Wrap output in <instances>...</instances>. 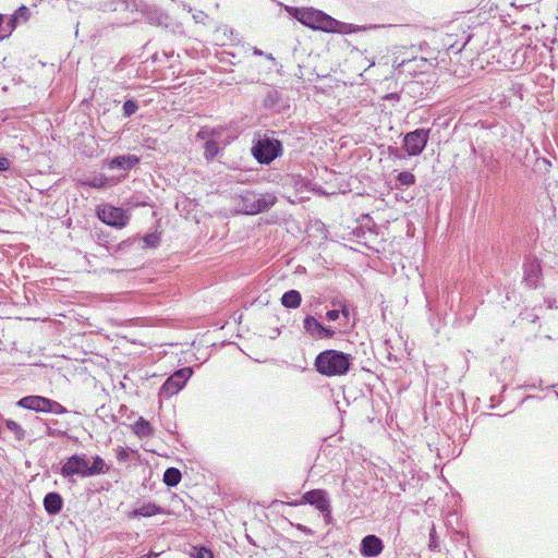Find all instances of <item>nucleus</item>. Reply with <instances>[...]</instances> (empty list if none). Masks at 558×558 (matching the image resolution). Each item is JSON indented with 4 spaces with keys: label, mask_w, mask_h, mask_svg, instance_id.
Here are the masks:
<instances>
[{
    "label": "nucleus",
    "mask_w": 558,
    "mask_h": 558,
    "mask_svg": "<svg viewBox=\"0 0 558 558\" xmlns=\"http://www.w3.org/2000/svg\"><path fill=\"white\" fill-rule=\"evenodd\" d=\"M289 12L301 24L314 31L336 34H353L364 31L362 26L340 22L314 8H292Z\"/></svg>",
    "instance_id": "nucleus-2"
},
{
    "label": "nucleus",
    "mask_w": 558,
    "mask_h": 558,
    "mask_svg": "<svg viewBox=\"0 0 558 558\" xmlns=\"http://www.w3.org/2000/svg\"><path fill=\"white\" fill-rule=\"evenodd\" d=\"M87 184L94 187H104L107 185V181L102 177H94Z\"/></svg>",
    "instance_id": "nucleus-28"
},
{
    "label": "nucleus",
    "mask_w": 558,
    "mask_h": 558,
    "mask_svg": "<svg viewBox=\"0 0 558 558\" xmlns=\"http://www.w3.org/2000/svg\"><path fill=\"white\" fill-rule=\"evenodd\" d=\"M137 104L132 99L125 100L123 104V112L126 117L134 114L137 111Z\"/></svg>",
    "instance_id": "nucleus-25"
},
{
    "label": "nucleus",
    "mask_w": 558,
    "mask_h": 558,
    "mask_svg": "<svg viewBox=\"0 0 558 558\" xmlns=\"http://www.w3.org/2000/svg\"><path fill=\"white\" fill-rule=\"evenodd\" d=\"M17 405L27 410L45 413L64 414L66 409L57 401L50 400L41 396H28L22 398Z\"/></svg>",
    "instance_id": "nucleus-5"
},
{
    "label": "nucleus",
    "mask_w": 558,
    "mask_h": 558,
    "mask_svg": "<svg viewBox=\"0 0 558 558\" xmlns=\"http://www.w3.org/2000/svg\"><path fill=\"white\" fill-rule=\"evenodd\" d=\"M339 314L340 312L339 311H336V310H331V311H328L326 316L329 320H336L339 318Z\"/></svg>",
    "instance_id": "nucleus-32"
},
{
    "label": "nucleus",
    "mask_w": 558,
    "mask_h": 558,
    "mask_svg": "<svg viewBox=\"0 0 558 558\" xmlns=\"http://www.w3.org/2000/svg\"><path fill=\"white\" fill-rule=\"evenodd\" d=\"M98 218L106 225L121 229L129 222V216L119 207L104 204L97 207Z\"/></svg>",
    "instance_id": "nucleus-7"
},
{
    "label": "nucleus",
    "mask_w": 558,
    "mask_h": 558,
    "mask_svg": "<svg viewBox=\"0 0 558 558\" xmlns=\"http://www.w3.org/2000/svg\"><path fill=\"white\" fill-rule=\"evenodd\" d=\"M350 365V355L336 350H326L319 353L315 360L316 371L328 377L347 374Z\"/></svg>",
    "instance_id": "nucleus-3"
},
{
    "label": "nucleus",
    "mask_w": 558,
    "mask_h": 558,
    "mask_svg": "<svg viewBox=\"0 0 558 558\" xmlns=\"http://www.w3.org/2000/svg\"><path fill=\"white\" fill-rule=\"evenodd\" d=\"M341 314L348 318L350 316V310L347 306H343L341 310Z\"/></svg>",
    "instance_id": "nucleus-34"
},
{
    "label": "nucleus",
    "mask_w": 558,
    "mask_h": 558,
    "mask_svg": "<svg viewBox=\"0 0 558 558\" xmlns=\"http://www.w3.org/2000/svg\"><path fill=\"white\" fill-rule=\"evenodd\" d=\"M332 336H333V331L324 327V330L319 331L317 338L323 339V338H330Z\"/></svg>",
    "instance_id": "nucleus-30"
},
{
    "label": "nucleus",
    "mask_w": 558,
    "mask_h": 558,
    "mask_svg": "<svg viewBox=\"0 0 558 558\" xmlns=\"http://www.w3.org/2000/svg\"><path fill=\"white\" fill-rule=\"evenodd\" d=\"M303 500L305 502L314 505L320 511H325L329 507L326 494L320 489H314L305 493V495L303 496Z\"/></svg>",
    "instance_id": "nucleus-12"
},
{
    "label": "nucleus",
    "mask_w": 558,
    "mask_h": 558,
    "mask_svg": "<svg viewBox=\"0 0 558 558\" xmlns=\"http://www.w3.org/2000/svg\"><path fill=\"white\" fill-rule=\"evenodd\" d=\"M62 498L57 493H49L44 499V506L48 513L57 514L62 509Z\"/></svg>",
    "instance_id": "nucleus-15"
},
{
    "label": "nucleus",
    "mask_w": 558,
    "mask_h": 558,
    "mask_svg": "<svg viewBox=\"0 0 558 558\" xmlns=\"http://www.w3.org/2000/svg\"><path fill=\"white\" fill-rule=\"evenodd\" d=\"M193 371L191 367H184L177 371L171 375L160 388L159 395L161 397H171L178 393L192 376Z\"/></svg>",
    "instance_id": "nucleus-9"
},
{
    "label": "nucleus",
    "mask_w": 558,
    "mask_h": 558,
    "mask_svg": "<svg viewBox=\"0 0 558 558\" xmlns=\"http://www.w3.org/2000/svg\"><path fill=\"white\" fill-rule=\"evenodd\" d=\"M3 22H4V15L0 14V26L3 24Z\"/></svg>",
    "instance_id": "nucleus-37"
},
{
    "label": "nucleus",
    "mask_w": 558,
    "mask_h": 558,
    "mask_svg": "<svg viewBox=\"0 0 558 558\" xmlns=\"http://www.w3.org/2000/svg\"><path fill=\"white\" fill-rule=\"evenodd\" d=\"M281 150V144L278 140L262 138L256 142L252 148L253 156L260 163H269Z\"/></svg>",
    "instance_id": "nucleus-6"
},
{
    "label": "nucleus",
    "mask_w": 558,
    "mask_h": 558,
    "mask_svg": "<svg viewBox=\"0 0 558 558\" xmlns=\"http://www.w3.org/2000/svg\"><path fill=\"white\" fill-rule=\"evenodd\" d=\"M429 138V130L416 129L415 131L409 132L404 135L403 147L408 155L417 156L420 155Z\"/></svg>",
    "instance_id": "nucleus-8"
},
{
    "label": "nucleus",
    "mask_w": 558,
    "mask_h": 558,
    "mask_svg": "<svg viewBox=\"0 0 558 558\" xmlns=\"http://www.w3.org/2000/svg\"><path fill=\"white\" fill-rule=\"evenodd\" d=\"M10 167V160L8 158H0V171H7Z\"/></svg>",
    "instance_id": "nucleus-29"
},
{
    "label": "nucleus",
    "mask_w": 558,
    "mask_h": 558,
    "mask_svg": "<svg viewBox=\"0 0 558 558\" xmlns=\"http://www.w3.org/2000/svg\"><path fill=\"white\" fill-rule=\"evenodd\" d=\"M181 481V472L175 468H169L163 474V482L168 486H175Z\"/></svg>",
    "instance_id": "nucleus-19"
},
{
    "label": "nucleus",
    "mask_w": 558,
    "mask_h": 558,
    "mask_svg": "<svg viewBox=\"0 0 558 558\" xmlns=\"http://www.w3.org/2000/svg\"><path fill=\"white\" fill-rule=\"evenodd\" d=\"M88 470H89L88 475L93 476V475H97V474L107 473L109 468L107 466L105 461L99 456H96L93 459L92 465L88 464Z\"/></svg>",
    "instance_id": "nucleus-18"
},
{
    "label": "nucleus",
    "mask_w": 558,
    "mask_h": 558,
    "mask_svg": "<svg viewBox=\"0 0 558 558\" xmlns=\"http://www.w3.org/2000/svg\"><path fill=\"white\" fill-rule=\"evenodd\" d=\"M196 554L194 555L195 558H214L211 551L207 548L201 547L195 548Z\"/></svg>",
    "instance_id": "nucleus-27"
},
{
    "label": "nucleus",
    "mask_w": 558,
    "mask_h": 558,
    "mask_svg": "<svg viewBox=\"0 0 558 558\" xmlns=\"http://www.w3.org/2000/svg\"><path fill=\"white\" fill-rule=\"evenodd\" d=\"M226 129L223 126H202L196 134V138L204 141V157L206 160H213L220 150V144H227L222 141Z\"/></svg>",
    "instance_id": "nucleus-4"
},
{
    "label": "nucleus",
    "mask_w": 558,
    "mask_h": 558,
    "mask_svg": "<svg viewBox=\"0 0 558 558\" xmlns=\"http://www.w3.org/2000/svg\"><path fill=\"white\" fill-rule=\"evenodd\" d=\"M5 425L10 430H12L15 434L19 440L24 438L25 432L15 421L8 420L5 422Z\"/></svg>",
    "instance_id": "nucleus-22"
},
{
    "label": "nucleus",
    "mask_w": 558,
    "mask_h": 558,
    "mask_svg": "<svg viewBox=\"0 0 558 558\" xmlns=\"http://www.w3.org/2000/svg\"><path fill=\"white\" fill-rule=\"evenodd\" d=\"M425 47H427L425 41L417 46L412 45L404 49L402 56H396L392 61L395 71L415 77L436 69L439 64V50H433L427 56H418L417 53L424 51Z\"/></svg>",
    "instance_id": "nucleus-1"
},
{
    "label": "nucleus",
    "mask_w": 558,
    "mask_h": 558,
    "mask_svg": "<svg viewBox=\"0 0 558 558\" xmlns=\"http://www.w3.org/2000/svg\"><path fill=\"white\" fill-rule=\"evenodd\" d=\"M275 203L274 196H268V198H259L248 209L247 214H258L260 211L266 210L269 206H271Z\"/></svg>",
    "instance_id": "nucleus-17"
},
{
    "label": "nucleus",
    "mask_w": 558,
    "mask_h": 558,
    "mask_svg": "<svg viewBox=\"0 0 558 558\" xmlns=\"http://www.w3.org/2000/svg\"><path fill=\"white\" fill-rule=\"evenodd\" d=\"M447 37H448V38H450V37H451V35H450V34H448V35H447ZM454 44H456V43H453V41H451L450 39H448V40L445 43V45L447 46V50L452 49V48L454 47Z\"/></svg>",
    "instance_id": "nucleus-33"
},
{
    "label": "nucleus",
    "mask_w": 558,
    "mask_h": 558,
    "mask_svg": "<svg viewBox=\"0 0 558 558\" xmlns=\"http://www.w3.org/2000/svg\"><path fill=\"white\" fill-rule=\"evenodd\" d=\"M398 179L403 185H411L414 183V177H399Z\"/></svg>",
    "instance_id": "nucleus-31"
},
{
    "label": "nucleus",
    "mask_w": 558,
    "mask_h": 558,
    "mask_svg": "<svg viewBox=\"0 0 558 558\" xmlns=\"http://www.w3.org/2000/svg\"><path fill=\"white\" fill-rule=\"evenodd\" d=\"M163 510L161 507L154 502H147L142 505L141 507L134 509L132 512L129 513L130 518H137V517H153L156 514L162 513Z\"/></svg>",
    "instance_id": "nucleus-13"
},
{
    "label": "nucleus",
    "mask_w": 558,
    "mask_h": 558,
    "mask_svg": "<svg viewBox=\"0 0 558 558\" xmlns=\"http://www.w3.org/2000/svg\"><path fill=\"white\" fill-rule=\"evenodd\" d=\"M14 16H17L20 22H27L31 19V11L26 5L19 7L13 13Z\"/></svg>",
    "instance_id": "nucleus-23"
},
{
    "label": "nucleus",
    "mask_w": 558,
    "mask_h": 558,
    "mask_svg": "<svg viewBox=\"0 0 558 558\" xmlns=\"http://www.w3.org/2000/svg\"><path fill=\"white\" fill-rule=\"evenodd\" d=\"M133 429L134 433L140 437H148L153 434V427L142 417L134 424Z\"/></svg>",
    "instance_id": "nucleus-20"
},
{
    "label": "nucleus",
    "mask_w": 558,
    "mask_h": 558,
    "mask_svg": "<svg viewBox=\"0 0 558 558\" xmlns=\"http://www.w3.org/2000/svg\"><path fill=\"white\" fill-rule=\"evenodd\" d=\"M383 548V542L375 535H367L362 539L361 553L365 557L378 556Z\"/></svg>",
    "instance_id": "nucleus-11"
},
{
    "label": "nucleus",
    "mask_w": 558,
    "mask_h": 558,
    "mask_svg": "<svg viewBox=\"0 0 558 558\" xmlns=\"http://www.w3.org/2000/svg\"><path fill=\"white\" fill-rule=\"evenodd\" d=\"M319 193L328 195V194H335L336 192L335 191H319Z\"/></svg>",
    "instance_id": "nucleus-36"
},
{
    "label": "nucleus",
    "mask_w": 558,
    "mask_h": 558,
    "mask_svg": "<svg viewBox=\"0 0 558 558\" xmlns=\"http://www.w3.org/2000/svg\"><path fill=\"white\" fill-rule=\"evenodd\" d=\"M140 159L134 155L119 156L113 158L109 166L111 169L130 170Z\"/></svg>",
    "instance_id": "nucleus-14"
},
{
    "label": "nucleus",
    "mask_w": 558,
    "mask_h": 558,
    "mask_svg": "<svg viewBox=\"0 0 558 558\" xmlns=\"http://www.w3.org/2000/svg\"><path fill=\"white\" fill-rule=\"evenodd\" d=\"M143 241H144L145 248H148V247L153 248V247L158 246L160 239L156 233H151V234L145 235Z\"/></svg>",
    "instance_id": "nucleus-24"
},
{
    "label": "nucleus",
    "mask_w": 558,
    "mask_h": 558,
    "mask_svg": "<svg viewBox=\"0 0 558 558\" xmlns=\"http://www.w3.org/2000/svg\"><path fill=\"white\" fill-rule=\"evenodd\" d=\"M281 303L288 308H295L301 303V294L296 290H290L282 295Z\"/></svg>",
    "instance_id": "nucleus-16"
},
{
    "label": "nucleus",
    "mask_w": 558,
    "mask_h": 558,
    "mask_svg": "<svg viewBox=\"0 0 558 558\" xmlns=\"http://www.w3.org/2000/svg\"><path fill=\"white\" fill-rule=\"evenodd\" d=\"M471 39H472V36H470V35H469V36L466 37L465 41L463 43L462 47L459 49V51H461L462 49H464V48H465V46L471 41Z\"/></svg>",
    "instance_id": "nucleus-35"
},
{
    "label": "nucleus",
    "mask_w": 558,
    "mask_h": 558,
    "mask_svg": "<svg viewBox=\"0 0 558 558\" xmlns=\"http://www.w3.org/2000/svg\"><path fill=\"white\" fill-rule=\"evenodd\" d=\"M304 328L314 337H317L319 331L324 330V326L312 316L304 319Z\"/></svg>",
    "instance_id": "nucleus-21"
},
{
    "label": "nucleus",
    "mask_w": 558,
    "mask_h": 558,
    "mask_svg": "<svg viewBox=\"0 0 558 558\" xmlns=\"http://www.w3.org/2000/svg\"><path fill=\"white\" fill-rule=\"evenodd\" d=\"M19 23H20V21L17 20V16H14L12 14L7 24L8 34L4 36H0V40H2L5 37H9L12 34V32L16 28Z\"/></svg>",
    "instance_id": "nucleus-26"
},
{
    "label": "nucleus",
    "mask_w": 558,
    "mask_h": 558,
    "mask_svg": "<svg viewBox=\"0 0 558 558\" xmlns=\"http://www.w3.org/2000/svg\"><path fill=\"white\" fill-rule=\"evenodd\" d=\"M88 471V461L84 457L77 454L70 457L61 468V474L65 477L72 475L86 477L89 476Z\"/></svg>",
    "instance_id": "nucleus-10"
}]
</instances>
